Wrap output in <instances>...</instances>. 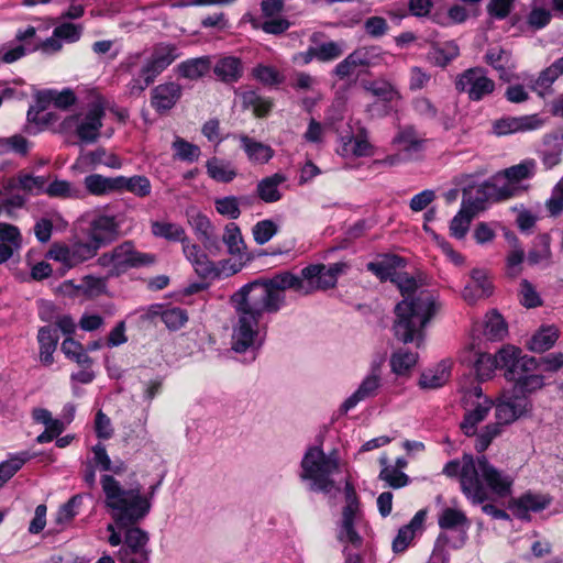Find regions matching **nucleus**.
Here are the masks:
<instances>
[{
  "label": "nucleus",
  "mask_w": 563,
  "mask_h": 563,
  "mask_svg": "<svg viewBox=\"0 0 563 563\" xmlns=\"http://www.w3.org/2000/svg\"><path fill=\"white\" fill-rule=\"evenodd\" d=\"M442 473L457 477L461 492L473 505H483L482 511L497 520L510 521V515L493 504H484L489 499L487 488L497 497L505 498L511 494L514 479L497 470L486 456L476 459L470 453H463L462 459L450 460Z\"/></svg>",
  "instance_id": "1"
},
{
  "label": "nucleus",
  "mask_w": 563,
  "mask_h": 563,
  "mask_svg": "<svg viewBox=\"0 0 563 563\" xmlns=\"http://www.w3.org/2000/svg\"><path fill=\"white\" fill-rule=\"evenodd\" d=\"M391 283L404 296L394 310L396 316L393 324L394 335L405 344L416 342L419 347L424 339V328L438 310V302L433 295L426 290L412 296L418 284L416 278L406 272L397 269Z\"/></svg>",
  "instance_id": "2"
},
{
  "label": "nucleus",
  "mask_w": 563,
  "mask_h": 563,
  "mask_svg": "<svg viewBox=\"0 0 563 563\" xmlns=\"http://www.w3.org/2000/svg\"><path fill=\"white\" fill-rule=\"evenodd\" d=\"M230 302L239 316L233 350L242 353L253 345L263 314L276 313L279 309L261 278L243 285L231 296Z\"/></svg>",
  "instance_id": "3"
},
{
  "label": "nucleus",
  "mask_w": 563,
  "mask_h": 563,
  "mask_svg": "<svg viewBox=\"0 0 563 563\" xmlns=\"http://www.w3.org/2000/svg\"><path fill=\"white\" fill-rule=\"evenodd\" d=\"M106 507L117 527L139 525L147 517L152 504L143 497L142 486L136 484L124 488L112 475H102L100 479Z\"/></svg>",
  "instance_id": "4"
},
{
  "label": "nucleus",
  "mask_w": 563,
  "mask_h": 563,
  "mask_svg": "<svg viewBox=\"0 0 563 563\" xmlns=\"http://www.w3.org/2000/svg\"><path fill=\"white\" fill-rule=\"evenodd\" d=\"M301 479L312 482L311 489L330 493L334 487L331 475L339 470L336 451L327 455L321 446H310L305 453L301 463Z\"/></svg>",
  "instance_id": "5"
},
{
  "label": "nucleus",
  "mask_w": 563,
  "mask_h": 563,
  "mask_svg": "<svg viewBox=\"0 0 563 563\" xmlns=\"http://www.w3.org/2000/svg\"><path fill=\"white\" fill-rule=\"evenodd\" d=\"M178 57V48L175 44L163 42L155 44L150 57L141 67L139 77L132 78L126 85L129 96L140 97Z\"/></svg>",
  "instance_id": "6"
},
{
  "label": "nucleus",
  "mask_w": 563,
  "mask_h": 563,
  "mask_svg": "<svg viewBox=\"0 0 563 563\" xmlns=\"http://www.w3.org/2000/svg\"><path fill=\"white\" fill-rule=\"evenodd\" d=\"M495 87V81L487 77V69L481 66L465 69L455 79V89L460 93H466L475 102L492 95Z\"/></svg>",
  "instance_id": "7"
},
{
  "label": "nucleus",
  "mask_w": 563,
  "mask_h": 563,
  "mask_svg": "<svg viewBox=\"0 0 563 563\" xmlns=\"http://www.w3.org/2000/svg\"><path fill=\"white\" fill-rule=\"evenodd\" d=\"M98 249L88 239L76 240L70 244L54 243L46 253V257L57 261L67 268H73L84 262L93 258Z\"/></svg>",
  "instance_id": "8"
},
{
  "label": "nucleus",
  "mask_w": 563,
  "mask_h": 563,
  "mask_svg": "<svg viewBox=\"0 0 563 563\" xmlns=\"http://www.w3.org/2000/svg\"><path fill=\"white\" fill-rule=\"evenodd\" d=\"M113 252L114 265L109 271L111 277H119L131 268L150 266L156 261L155 255L136 251L131 241L117 245Z\"/></svg>",
  "instance_id": "9"
},
{
  "label": "nucleus",
  "mask_w": 563,
  "mask_h": 563,
  "mask_svg": "<svg viewBox=\"0 0 563 563\" xmlns=\"http://www.w3.org/2000/svg\"><path fill=\"white\" fill-rule=\"evenodd\" d=\"M552 500L549 494H537L528 490L519 497L510 498L507 508L517 519L530 521V512H540L547 509L552 504Z\"/></svg>",
  "instance_id": "10"
},
{
  "label": "nucleus",
  "mask_w": 563,
  "mask_h": 563,
  "mask_svg": "<svg viewBox=\"0 0 563 563\" xmlns=\"http://www.w3.org/2000/svg\"><path fill=\"white\" fill-rule=\"evenodd\" d=\"M120 234V225L115 217L107 214L96 216L86 230L87 239L100 250L114 242Z\"/></svg>",
  "instance_id": "11"
},
{
  "label": "nucleus",
  "mask_w": 563,
  "mask_h": 563,
  "mask_svg": "<svg viewBox=\"0 0 563 563\" xmlns=\"http://www.w3.org/2000/svg\"><path fill=\"white\" fill-rule=\"evenodd\" d=\"M531 404L529 400L516 398L512 394H504L495 406L496 424L507 426L525 416L530 409Z\"/></svg>",
  "instance_id": "12"
},
{
  "label": "nucleus",
  "mask_w": 563,
  "mask_h": 563,
  "mask_svg": "<svg viewBox=\"0 0 563 563\" xmlns=\"http://www.w3.org/2000/svg\"><path fill=\"white\" fill-rule=\"evenodd\" d=\"M261 280L269 295L274 297L275 303L278 305L279 310L285 303V290L294 289L300 291L303 288L301 278L289 271L277 273L271 278H261Z\"/></svg>",
  "instance_id": "13"
},
{
  "label": "nucleus",
  "mask_w": 563,
  "mask_h": 563,
  "mask_svg": "<svg viewBox=\"0 0 563 563\" xmlns=\"http://www.w3.org/2000/svg\"><path fill=\"white\" fill-rule=\"evenodd\" d=\"M380 387V364L374 363L372 365L371 374L367 375L358 388L344 400L340 407L341 413H346L353 409L360 401L376 396L378 388Z\"/></svg>",
  "instance_id": "14"
},
{
  "label": "nucleus",
  "mask_w": 563,
  "mask_h": 563,
  "mask_svg": "<svg viewBox=\"0 0 563 563\" xmlns=\"http://www.w3.org/2000/svg\"><path fill=\"white\" fill-rule=\"evenodd\" d=\"M542 124L543 121L537 113L521 117H504L494 122L493 131L497 136H504L518 132L534 131L541 128Z\"/></svg>",
  "instance_id": "15"
},
{
  "label": "nucleus",
  "mask_w": 563,
  "mask_h": 563,
  "mask_svg": "<svg viewBox=\"0 0 563 563\" xmlns=\"http://www.w3.org/2000/svg\"><path fill=\"white\" fill-rule=\"evenodd\" d=\"M183 96V87L175 81L159 84L151 91V107L163 114L173 109Z\"/></svg>",
  "instance_id": "16"
},
{
  "label": "nucleus",
  "mask_w": 563,
  "mask_h": 563,
  "mask_svg": "<svg viewBox=\"0 0 563 563\" xmlns=\"http://www.w3.org/2000/svg\"><path fill=\"white\" fill-rule=\"evenodd\" d=\"M104 114V108L101 103H93L91 106L76 129V134L80 141L93 143L98 140Z\"/></svg>",
  "instance_id": "17"
},
{
  "label": "nucleus",
  "mask_w": 563,
  "mask_h": 563,
  "mask_svg": "<svg viewBox=\"0 0 563 563\" xmlns=\"http://www.w3.org/2000/svg\"><path fill=\"white\" fill-rule=\"evenodd\" d=\"M470 276L471 283L462 291L464 300L474 303L478 299L487 298L493 294L494 286L486 269L473 268Z\"/></svg>",
  "instance_id": "18"
},
{
  "label": "nucleus",
  "mask_w": 563,
  "mask_h": 563,
  "mask_svg": "<svg viewBox=\"0 0 563 563\" xmlns=\"http://www.w3.org/2000/svg\"><path fill=\"white\" fill-rule=\"evenodd\" d=\"M76 101L77 97L70 88H65L62 91L55 89L37 90V113L44 111L51 103L57 109L67 110Z\"/></svg>",
  "instance_id": "19"
},
{
  "label": "nucleus",
  "mask_w": 563,
  "mask_h": 563,
  "mask_svg": "<svg viewBox=\"0 0 563 563\" xmlns=\"http://www.w3.org/2000/svg\"><path fill=\"white\" fill-rule=\"evenodd\" d=\"M73 413L66 417V422L53 418L49 410L37 408V422L44 424V431L37 435V443H48L59 437L66 429V423H70L73 421Z\"/></svg>",
  "instance_id": "20"
},
{
  "label": "nucleus",
  "mask_w": 563,
  "mask_h": 563,
  "mask_svg": "<svg viewBox=\"0 0 563 563\" xmlns=\"http://www.w3.org/2000/svg\"><path fill=\"white\" fill-rule=\"evenodd\" d=\"M241 104L244 110H251L253 115L264 119L271 114L275 106L274 99L261 96L255 89L241 92Z\"/></svg>",
  "instance_id": "21"
},
{
  "label": "nucleus",
  "mask_w": 563,
  "mask_h": 563,
  "mask_svg": "<svg viewBox=\"0 0 563 563\" xmlns=\"http://www.w3.org/2000/svg\"><path fill=\"white\" fill-rule=\"evenodd\" d=\"M460 56V47L454 41L432 43L426 59L433 66L445 68Z\"/></svg>",
  "instance_id": "22"
},
{
  "label": "nucleus",
  "mask_w": 563,
  "mask_h": 563,
  "mask_svg": "<svg viewBox=\"0 0 563 563\" xmlns=\"http://www.w3.org/2000/svg\"><path fill=\"white\" fill-rule=\"evenodd\" d=\"M407 262L397 254H386L379 262H369L366 265L368 272L373 273L380 282H391L398 268H404Z\"/></svg>",
  "instance_id": "23"
},
{
  "label": "nucleus",
  "mask_w": 563,
  "mask_h": 563,
  "mask_svg": "<svg viewBox=\"0 0 563 563\" xmlns=\"http://www.w3.org/2000/svg\"><path fill=\"white\" fill-rule=\"evenodd\" d=\"M287 180L283 173H275L262 178L256 185V196L265 203H274L283 198L279 186Z\"/></svg>",
  "instance_id": "24"
},
{
  "label": "nucleus",
  "mask_w": 563,
  "mask_h": 563,
  "mask_svg": "<svg viewBox=\"0 0 563 563\" xmlns=\"http://www.w3.org/2000/svg\"><path fill=\"white\" fill-rule=\"evenodd\" d=\"M520 354L521 349L510 344L504 345L494 354L497 368L505 369L504 376L507 380L514 379L516 374L519 373Z\"/></svg>",
  "instance_id": "25"
},
{
  "label": "nucleus",
  "mask_w": 563,
  "mask_h": 563,
  "mask_svg": "<svg viewBox=\"0 0 563 563\" xmlns=\"http://www.w3.org/2000/svg\"><path fill=\"white\" fill-rule=\"evenodd\" d=\"M213 73L224 84L238 82L243 76L242 60L235 56L221 57L216 63Z\"/></svg>",
  "instance_id": "26"
},
{
  "label": "nucleus",
  "mask_w": 563,
  "mask_h": 563,
  "mask_svg": "<svg viewBox=\"0 0 563 563\" xmlns=\"http://www.w3.org/2000/svg\"><path fill=\"white\" fill-rule=\"evenodd\" d=\"M510 382L514 383L510 394L516 398L529 400L528 396L541 389L544 386V377L540 374L517 373Z\"/></svg>",
  "instance_id": "27"
},
{
  "label": "nucleus",
  "mask_w": 563,
  "mask_h": 563,
  "mask_svg": "<svg viewBox=\"0 0 563 563\" xmlns=\"http://www.w3.org/2000/svg\"><path fill=\"white\" fill-rule=\"evenodd\" d=\"M241 147L245 152L250 162L254 164H266L274 157V150L260 141L250 137L246 134L240 135Z\"/></svg>",
  "instance_id": "28"
},
{
  "label": "nucleus",
  "mask_w": 563,
  "mask_h": 563,
  "mask_svg": "<svg viewBox=\"0 0 563 563\" xmlns=\"http://www.w3.org/2000/svg\"><path fill=\"white\" fill-rule=\"evenodd\" d=\"M59 341L58 329L52 325L43 327L37 331V342L40 343V360L45 365L54 363L53 353L57 349Z\"/></svg>",
  "instance_id": "29"
},
{
  "label": "nucleus",
  "mask_w": 563,
  "mask_h": 563,
  "mask_svg": "<svg viewBox=\"0 0 563 563\" xmlns=\"http://www.w3.org/2000/svg\"><path fill=\"white\" fill-rule=\"evenodd\" d=\"M119 176L106 177L100 174H90L85 177L84 185L86 190L97 197L110 194H119Z\"/></svg>",
  "instance_id": "30"
},
{
  "label": "nucleus",
  "mask_w": 563,
  "mask_h": 563,
  "mask_svg": "<svg viewBox=\"0 0 563 563\" xmlns=\"http://www.w3.org/2000/svg\"><path fill=\"white\" fill-rule=\"evenodd\" d=\"M44 192L53 198H77L79 197L80 190L67 180L55 179L51 184L46 185V179L42 176H37V194Z\"/></svg>",
  "instance_id": "31"
},
{
  "label": "nucleus",
  "mask_w": 563,
  "mask_h": 563,
  "mask_svg": "<svg viewBox=\"0 0 563 563\" xmlns=\"http://www.w3.org/2000/svg\"><path fill=\"white\" fill-rule=\"evenodd\" d=\"M342 155H353L355 157H366L373 154V146L367 140V133L365 129H361L358 133L342 139Z\"/></svg>",
  "instance_id": "32"
},
{
  "label": "nucleus",
  "mask_w": 563,
  "mask_h": 563,
  "mask_svg": "<svg viewBox=\"0 0 563 563\" xmlns=\"http://www.w3.org/2000/svg\"><path fill=\"white\" fill-rule=\"evenodd\" d=\"M183 244V251L188 261L195 266V271L202 277H209L214 271V265L197 244H189L188 240Z\"/></svg>",
  "instance_id": "33"
},
{
  "label": "nucleus",
  "mask_w": 563,
  "mask_h": 563,
  "mask_svg": "<svg viewBox=\"0 0 563 563\" xmlns=\"http://www.w3.org/2000/svg\"><path fill=\"white\" fill-rule=\"evenodd\" d=\"M492 407L493 402L486 399L473 410L466 411L460 424L462 432L468 438L476 435L477 424L486 419Z\"/></svg>",
  "instance_id": "34"
},
{
  "label": "nucleus",
  "mask_w": 563,
  "mask_h": 563,
  "mask_svg": "<svg viewBox=\"0 0 563 563\" xmlns=\"http://www.w3.org/2000/svg\"><path fill=\"white\" fill-rule=\"evenodd\" d=\"M124 531V547L121 553H136L146 550L150 541L148 532L140 528L137 525L128 527H118Z\"/></svg>",
  "instance_id": "35"
},
{
  "label": "nucleus",
  "mask_w": 563,
  "mask_h": 563,
  "mask_svg": "<svg viewBox=\"0 0 563 563\" xmlns=\"http://www.w3.org/2000/svg\"><path fill=\"white\" fill-rule=\"evenodd\" d=\"M151 233L155 238L164 239L168 242H180L185 243L187 241V235L185 229L178 224L167 221H152L151 222Z\"/></svg>",
  "instance_id": "36"
},
{
  "label": "nucleus",
  "mask_w": 563,
  "mask_h": 563,
  "mask_svg": "<svg viewBox=\"0 0 563 563\" xmlns=\"http://www.w3.org/2000/svg\"><path fill=\"white\" fill-rule=\"evenodd\" d=\"M511 53L500 46L488 48L484 55V62L497 70L499 78L504 81H509L507 68L509 67Z\"/></svg>",
  "instance_id": "37"
},
{
  "label": "nucleus",
  "mask_w": 563,
  "mask_h": 563,
  "mask_svg": "<svg viewBox=\"0 0 563 563\" xmlns=\"http://www.w3.org/2000/svg\"><path fill=\"white\" fill-rule=\"evenodd\" d=\"M119 194L128 191L139 198H145L151 195L152 185L150 179L143 175L132 177L119 176Z\"/></svg>",
  "instance_id": "38"
},
{
  "label": "nucleus",
  "mask_w": 563,
  "mask_h": 563,
  "mask_svg": "<svg viewBox=\"0 0 563 563\" xmlns=\"http://www.w3.org/2000/svg\"><path fill=\"white\" fill-rule=\"evenodd\" d=\"M559 339V332L554 327H541L527 342L528 350L543 353L550 350Z\"/></svg>",
  "instance_id": "39"
},
{
  "label": "nucleus",
  "mask_w": 563,
  "mask_h": 563,
  "mask_svg": "<svg viewBox=\"0 0 563 563\" xmlns=\"http://www.w3.org/2000/svg\"><path fill=\"white\" fill-rule=\"evenodd\" d=\"M211 69L209 56L187 59L178 65L179 75L191 80L199 79Z\"/></svg>",
  "instance_id": "40"
},
{
  "label": "nucleus",
  "mask_w": 563,
  "mask_h": 563,
  "mask_svg": "<svg viewBox=\"0 0 563 563\" xmlns=\"http://www.w3.org/2000/svg\"><path fill=\"white\" fill-rule=\"evenodd\" d=\"M357 67H374L383 60V53L380 46L371 45L362 46L350 53Z\"/></svg>",
  "instance_id": "41"
},
{
  "label": "nucleus",
  "mask_w": 563,
  "mask_h": 563,
  "mask_svg": "<svg viewBox=\"0 0 563 563\" xmlns=\"http://www.w3.org/2000/svg\"><path fill=\"white\" fill-rule=\"evenodd\" d=\"M417 361V353L400 349L391 354L390 367L396 375H406L416 365Z\"/></svg>",
  "instance_id": "42"
},
{
  "label": "nucleus",
  "mask_w": 563,
  "mask_h": 563,
  "mask_svg": "<svg viewBox=\"0 0 563 563\" xmlns=\"http://www.w3.org/2000/svg\"><path fill=\"white\" fill-rule=\"evenodd\" d=\"M551 236L548 233H541L536 236L533 247L528 252V263L530 265H537L542 261L549 260L551 253Z\"/></svg>",
  "instance_id": "43"
},
{
  "label": "nucleus",
  "mask_w": 563,
  "mask_h": 563,
  "mask_svg": "<svg viewBox=\"0 0 563 563\" xmlns=\"http://www.w3.org/2000/svg\"><path fill=\"white\" fill-rule=\"evenodd\" d=\"M438 525L442 530H455L460 527L467 526L468 519L462 510L446 507L439 516Z\"/></svg>",
  "instance_id": "44"
},
{
  "label": "nucleus",
  "mask_w": 563,
  "mask_h": 563,
  "mask_svg": "<svg viewBox=\"0 0 563 563\" xmlns=\"http://www.w3.org/2000/svg\"><path fill=\"white\" fill-rule=\"evenodd\" d=\"M252 77L264 86H279L284 82V76L274 67L257 64L251 71Z\"/></svg>",
  "instance_id": "45"
},
{
  "label": "nucleus",
  "mask_w": 563,
  "mask_h": 563,
  "mask_svg": "<svg viewBox=\"0 0 563 563\" xmlns=\"http://www.w3.org/2000/svg\"><path fill=\"white\" fill-rule=\"evenodd\" d=\"M507 333V324L503 316L493 310L489 314H487V320L485 322L484 334L490 341L501 340Z\"/></svg>",
  "instance_id": "46"
},
{
  "label": "nucleus",
  "mask_w": 563,
  "mask_h": 563,
  "mask_svg": "<svg viewBox=\"0 0 563 563\" xmlns=\"http://www.w3.org/2000/svg\"><path fill=\"white\" fill-rule=\"evenodd\" d=\"M30 151V142L22 134L0 137V155L15 154L25 156Z\"/></svg>",
  "instance_id": "47"
},
{
  "label": "nucleus",
  "mask_w": 563,
  "mask_h": 563,
  "mask_svg": "<svg viewBox=\"0 0 563 563\" xmlns=\"http://www.w3.org/2000/svg\"><path fill=\"white\" fill-rule=\"evenodd\" d=\"M536 162L533 159H525L517 165L506 168L503 174L510 184H517L523 179L533 176Z\"/></svg>",
  "instance_id": "48"
},
{
  "label": "nucleus",
  "mask_w": 563,
  "mask_h": 563,
  "mask_svg": "<svg viewBox=\"0 0 563 563\" xmlns=\"http://www.w3.org/2000/svg\"><path fill=\"white\" fill-rule=\"evenodd\" d=\"M474 217L472 208H462L451 220L450 233L453 238L463 239L470 228V223Z\"/></svg>",
  "instance_id": "49"
},
{
  "label": "nucleus",
  "mask_w": 563,
  "mask_h": 563,
  "mask_svg": "<svg viewBox=\"0 0 563 563\" xmlns=\"http://www.w3.org/2000/svg\"><path fill=\"white\" fill-rule=\"evenodd\" d=\"M222 241L231 255H238L242 249H245L241 229L234 222H229L225 225Z\"/></svg>",
  "instance_id": "50"
},
{
  "label": "nucleus",
  "mask_w": 563,
  "mask_h": 563,
  "mask_svg": "<svg viewBox=\"0 0 563 563\" xmlns=\"http://www.w3.org/2000/svg\"><path fill=\"white\" fill-rule=\"evenodd\" d=\"M278 225L275 221L264 219L253 225L252 235L256 244L264 245L278 233Z\"/></svg>",
  "instance_id": "51"
},
{
  "label": "nucleus",
  "mask_w": 563,
  "mask_h": 563,
  "mask_svg": "<svg viewBox=\"0 0 563 563\" xmlns=\"http://www.w3.org/2000/svg\"><path fill=\"white\" fill-rule=\"evenodd\" d=\"M379 462L380 464L385 465V467L379 473V479L385 481L394 489L405 487L406 485L409 484V476L397 468H389L386 465V457H382Z\"/></svg>",
  "instance_id": "52"
},
{
  "label": "nucleus",
  "mask_w": 563,
  "mask_h": 563,
  "mask_svg": "<svg viewBox=\"0 0 563 563\" xmlns=\"http://www.w3.org/2000/svg\"><path fill=\"white\" fill-rule=\"evenodd\" d=\"M86 157L93 166L104 165L113 169H119L122 167L121 158L117 154L108 153L104 147H98L95 151H90L87 153Z\"/></svg>",
  "instance_id": "53"
},
{
  "label": "nucleus",
  "mask_w": 563,
  "mask_h": 563,
  "mask_svg": "<svg viewBox=\"0 0 563 563\" xmlns=\"http://www.w3.org/2000/svg\"><path fill=\"white\" fill-rule=\"evenodd\" d=\"M162 321L168 330L177 331L188 321L187 310L180 307L167 308L162 312Z\"/></svg>",
  "instance_id": "54"
},
{
  "label": "nucleus",
  "mask_w": 563,
  "mask_h": 563,
  "mask_svg": "<svg viewBox=\"0 0 563 563\" xmlns=\"http://www.w3.org/2000/svg\"><path fill=\"white\" fill-rule=\"evenodd\" d=\"M413 112L426 121H435L439 119L440 112L437 106L427 97H416L412 100Z\"/></svg>",
  "instance_id": "55"
},
{
  "label": "nucleus",
  "mask_w": 563,
  "mask_h": 563,
  "mask_svg": "<svg viewBox=\"0 0 563 563\" xmlns=\"http://www.w3.org/2000/svg\"><path fill=\"white\" fill-rule=\"evenodd\" d=\"M497 369L495 356L489 353H479L474 363V371L476 377L481 382L489 379L493 373Z\"/></svg>",
  "instance_id": "56"
},
{
  "label": "nucleus",
  "mask_w": 563,
  "mask_h": 563,
  "mask_svg": "<svg viewBox=\"0 0 563 563\" xmlns=\"http://www.w3.org/2000/svg\"><path fill=\"white\" fill-rule=\"evenodd\" d=\"M394 141L401 144L402 148L407 152L421 151L424 143V140L417 137V132L413 126H406L401 129Z\"/></svg>",
  "instance_id": "57"
},
{
  "label": "nucleus",
  "mask_w": 563,
  "mask_h": 563,
  "mask_svg": "<svg viewBox=\"0 0 563 563\" xmlns=\"http://www.w3.org/2000/svg\"><path fill=\"white\" fill-rule=\"evenodd\" d=\"M208 175L219 183H231L236 177V172L220 163L217 158L207 162Z\"/></svg>",
  "instance_id": "58"
},
{
  "label": "nucleus",
  "mask_w": 563,
  "mask_h": 563,
  "mask_svg": "<svg viewBox=\"0 0 563 563\" xmlns=\"http://www.w3.org/2000/svg\"><path fill=\"white\" fill-rule=\"evenodd\" d=\"M214 208L219 214L224 216L231 220H236L241 216L239 199L235 196L217 198L214 200Z\"/></svg>",
  "instance_id": "59"
},
{
  "label": "nucleus",
  "mask_w": 563,
  "mask_h": 563,
  "mask_svg": "<svg viewBox=\"0 0 563 563\" xmlns=\"http://www.w3.org/2000/svg\"><path fill=\"white\" fill-rule=\"evenodd\" d=\"M552 20V13L550 10L541 7H532L528 13L526 22L532 31H539L547 27Z\"/></svg>",
  "instance_id": "60"
},
{
  "label": "nucleus",
  "mask_w": 563,
  "mask_h": 563,
  "mask_svg": "<svg viewBox=\"0 0 563 563\" xmlns=\"http://www.w3.org/2000/svg\"><path fill=\"white\" fill-rule=\"evenodd\" d=\"M82 504V497L80 495H74L65 504H63L57 514L55 521L58 525L69 522L78 514V508Z\"/></svg>",
  "instance_id": "61"
},
{
  "label": "nucleus",
  "mask_w": 563,
  "mask_h": 563,
  "mask_svg": "<svg viewBox=\"0 0 563 563\" xmlns=\"http://www.w3.org/2000/svg\"><path fill=\"white\" fill-rule=\"evenodd\" d=\"M501 433V428L499 424L496 423H489L485 426V428L481 431V433L477 434L476 441H475V450L477 453L483 454L493 440L498 437ZM484 456V455H481Z\"/></svg>",
  "instance_id": "62"
},
{
  "label": "nucleus",
  "mask_w": 563,
  "mask_h": 563,
  "mask_svg": "<svg viewBox=\"0 0 563 563\" xmlns=\"http://www.w3.org/2000/svg\"><path fill=\"white\" fill-rule=\"evenodd\" d=\"M448 377L449 372L445 368L437 372H423L419 378V386L422 389H437L445 384Z\"/></svg>",
  "instance_id": "63"
},
{
  "label": "nucleus",
  "mask_w": 563,
  "mask_h": 563,
  "mask_svg": "<svg viewBox=\"0 0 563 563\" xmlns=\"http://www.w3.org/2000/svg\"><path fill=\"white\" fill-rule=\"evenodd\" d=\"M55 37L67 43L78 42L82 35V26L70 22H64L57 25L54 30Z\"/></svg>",
  "instance_id": "64"
}]
</instances>
